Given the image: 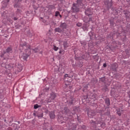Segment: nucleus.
Segmentation results:
<instances>
[{
	"mask_svg": "<svg viewBox=\"0 0 130 130\" xmlns=\"http://www.w3.org/2000/svg\"><path fill=\"white\" fill-rule=\"evenodd\" d=\"M7 53H8V54H10V53H13V48L11 46L8 47L5 51H4V52L2 53L1 55V57L2 58H4V59H8V57H6V54Z\"/></svg>",
	"mask_w": 130,
	"mask_h": 130,
	"instance_id": "1",
	"label": "nucleus"
},
{
	"mask_svg": "<svg viewBox=\"0 0 130 130\" xmlns=\"http://www.w3.org/2000/svg\"><path fill=\"white\" fill-rule=\"evenodd\" d=\"M80 11L81 9H80V7H78L76 3H73L71 7V13L78 14V13H80Z\"/></svg>",
	"mask_w": 130,
	"mask_h": 130,
	"instance_id": "2",
	"label": "nucleus"
},
{
	"mask_svg": "<svg viewBox=\"0 0 130 130\" xmlns=\"http://www.w3.org/2000/svg\"><path fill=\"white\" fill-rule=\"evenodd\" d=\"M104 3L107 10H109V9H110V8H111L113 5L112 0H104Z\"/></svg>",
	"mask_w": 130,
	"mask_h": 130,
	"instance_id": "3",
	"label": "nucleus"
},
{
	"mask_svg": "<svg viewBox=\"0 0 130 130\" xmlns=\"http://www.w3.org/2000/svg\"><path fill=\"white\" fill-rule=\"evenodd\" d=\"M85 14L86 16H88V17H90V16H92L93 15V11L91 8H87L85 9Z\"/></svg>",
	"mask_w": 130,
	"mask_h": 130,
	"instance_id": "4",
	"label": "nucleus"
},
{
	"mask_svg": "<svg viewBox=\"0 0 130 130\" xmlns=\"http://www.w3.org/2000/svg\"><path fill=\"white\" fill-rule=\"evenodd\" d=\"M75 99L74 98H70L68 100H67V104L69 107H71V106H74V101Z\"/></svg>",
	"mask_w": 130,
	"mask_h": 130,
	"instance_id": "5",
	"label": "nucleus"
},
{
	"mask_svg": "<svg viewBox=\"0 0 130 130\" xmlns=\"http://www.w3.org/2000/svg\"><path fill=\"white\" fill-rule=\"evenodd\" d=\"M29 55L27 54H25L24 53H21L19 54V57H21V58H23V59H24V60H27V58H28V57H29Z\"/></svg>",
	"mask_w": 130,
	"mask_h": 130,
	"instance_id": "6",
	"label": "nucleus"
},
{
	"mask_svg": "<svg viewBox=\"0 0 130 130\" xmlns=\"http://www.w3.org/2000/svg\"><path fill=\"white\" fill-rule=\"evenodd\" d=\"M118 68V65L117 63H114L111 66V69L112 70V71H113V72H116Z\"/></svg>",
	"mask_w": 130,
	"mask_h": 130,
	"instance_id": "7",
	"label": "nucleus"
},
{
	"mask_svg": "<svg viewBox=\"0 0 130 130\" xmlns=\"http://www.w3.org/2000/svg\"><path fill=\"white\" fill-rule=\"evenodd\" d=\"M7 61H8V59H4L3 58V60L1 62V67H2V68H5L6 69L8 68V66H7Z\"/></svg>",
	"mask_w": 130,
	"mask_h": 130,
	"instance_id": "8",
	"label": "nucleus"
},
{
	"mask_svg": "<svg viewBox=\"0 0 130 130\" xmlns=\"http://www.w3.org/2000/svg\"><path fill=\"white\" fill-rule=\"evenodd\" d=\"M15 67H16L15 64L12 63H10L9 64H8L7 65V69H8V70H9V71H11V70H14V69H15Z\"/></svg>",
	"mask_w": 130,
	"mask_h": 130,
	"instance_id": "9",
	"label": "nucleus"
},
{
	"mask_svg": "<svg viewBox=\"0 0 130 130\" xmlns=\"http://www.w3.org/2000/svg\"><path fill=\"white\" fill-rule=\"evenodd\" d=\"M78 7H83L84 4L83 3V0H77L76 3H75Z\"/></svg>",
	"mask_w": 130,
	"mask_h": 130,
	"instance_id": "10",
	"label": "nucleus"
},
{
	"mask_svg": "<svg viewBox=\"0 0 130 130\" xmlns=\"http://www.w3.org/2000/svg\"><path fill=\"white\" fill-rule=\"evenodd\" d=\"M89 123L93 128H96L97 127V122L96 121H94L93 120H91Z\"/></svg>",
	"mask_w": 130,
	"mask_h": 130,
	"instance_id": "11",
	"label": "nucleus"
},
{
	"mask_svg": "<svg viewBox=\"0 0 130 130\" xmlns=\"http://www.w3.org/2000/svg\"><path fill=\"white\" fill-rule=\"evenodd\" d=\"M63 112L64 114H71L72 112H71V110H70V109H69L68 107H66L63 110Z\"/></svg>",
	"mask_w": 130,
	"mask_h": 130,
	"instance_id": "12",
	"label": "nucleus"
},
{
	"mask_svg": "<svg viewBox=\"0 0 130 130\" xmlns=\"http://www.w3.org/2000/svg\"><path fill=\"white\" fill-rule=\"evenodd\" d=\"M20 46L21 47H22V48H29L30 46L27 44V43L25 42L24 43H20Z\"/></svg>",
	"mask_w": 130,
	"mask_h": 130,
	"instance_id": "13",
	"label": "nucleus"
},
{
	"mask_svg": "<svg viewBox=\"0 0 130 130\" xmlns=\"http://www.w3.org/2000/svg\"><path fill=\"white\" fill-rule=\"evenodd\" d=\"M49 116L51 119H54V118H55V114H54V112L53 111L49 112Z\"/></svg>",
	"mask_w": 130,
	"mask_h": 130,
	"instance_id": "14",
	"label": "nucleus"
},
{
	"mask_svg": "<svg viewBox=\"0 0 130 130\" xmlns=\"http://www.w3.org/2000/svg\"><path fill=\"white\" fill-rule=\"evenodd\" d=\"M37 116L38 118H42L43 117V112L40 111V112H37Z\"/></svg>",
	"mask_w": 130,
	"mask_h": 130,
	"instance_id": "15",
	"label": "nucleus"
},
{
	"mask_svg": "<svg viewBox=\"0 0 130 130\" xmlns=\"http://www.w3.org/2000/svg\"><path fill=\"white\" fill-rule=\"evenodd\" d=\"M88 57H89V53H88L87 52H85L83 54L82 58H83V59L87 60V58H88Z\"/></svg>",
	"mask_w": 130,
	"mask_h": 130,
	"instance_id": "16",
	"label": "nucleus"
},
{
	"mask_svg": "<svg viewBox=\"0 0 130 130\" xmlns=\"http://www.w3.org/2000/svg\"><path fill=\"white\" fill-rule=\"evenodd\" d=\"M67 23L66 22L62 23L61 22L59 27L61 28V29L63 30L64 29H67Z\"/></svg>",
	"mask_w": 130,
	"mask_h": 130,
	"instance_id": "17",
	"label": "nucleus"
},
{
	"mask_svg": "<svg viewBox=\"0 0 130 130\" xmlns=\"http://www.w3.org/2000/svg\"><path fill=\"white\" fill-rule=\"evenodd\" d=\"M55 98H56V93H55V92H51L50 93V99H51V100H54Z\"/></svg>",
	"mask_w": 130,
	"mask_h": 130,
	"instance_id": "18",
	"label": "nucleus"
},
{
	"mask_svg": "<svg viewBox=\"0 0 130 130\" xmlns=\"http://www.w3.org/2000/svg\"><path fill=\"white\" fill-rule=\"evenodd\" d=\"M75 66L77 67V68H82V67H83V64H82V62L77 61L75 63Z\"/></svg>",
	"mask_w": 130,
	"mask_h": 130,
	"instance_id": "19",
	"label": "nucleus"
},
{
	"mask_svg": "<svg viewBox=\"0 0 130 130\" xmlns=\"http://www.w3.org/2000/svg\"><path fill=\"white\" fill-rule=\"evenodd\" d=\"M57 120L59 122H61V123H63V122H64V121H62V120H63V117H62V116H58Z\"/></svg>",
	"mask_w": 130,
	"mask_h": 130,
	"instance_id": "20",
	"label": "nucleus"
},
{
	"mask_svg": "<svg viewBox=\"0 0 130 130\" xmlns=\"http://www.w3.org/2000/svg\"><path fill=\"white\" fill-rule=\"evenodd\" d=\"M63 48L64 50L67 49V48H68V47H69V43H68L67 41H65L63 42Z\"/></svg>",
	"mask_w": 130,
	"mask_h": 130,
	"instance_id": "21",
	"label": "nucleus"
},
{
	"mask_svg": "<svg viewBox=\"0 0 130 130\" xmlns=\"http://www.w3.org/2000/svg\"><path fill=\"white\" fill-rule=\"evenodd\" d=\"M105 102L107 106H110V100L109 98H107L105 99Z\"/></svg>",
	"mask_w": 130,
	"mask_h": 130,
	"instance_id": "22",
	"label": "nucleus"
},
{
	"mask_svg": "<svg viewBox=\"0 0 130 130\" xmlns=\"http://www.w3.org/2000/svg\"><path fill=\"white\" fill-rule=\"evenodd\" d=\"M54 32H58V33H61L62 32H63V30L62 28H60V27H56L54 29Z\"/></svg>",
	"mask_w": 130,
	"mask_h": 130,
	"instance_id": "23",
	"label": "nucleus"
},
{
	"mask_svg": "<svg viewBox=\"0 0 130 130\" xmlns=\"http://www.w3.org/2000/svg\"><path fill=\"white\" fill-rule=\"evenodd\" d=\"M21 7V3H19L15 1V4L14 5V8H19Z\"/></svg>",
	"mask_w": 130,
	"mask_h": 130,
	"instance_id": "24",
	"label": "nucleus"
},
{
	"mask_svg": "<svg viewBox=\"0 0 130 130\" xmlns=\"http://www.w3.org/2000/svg\"><path fill=\"white\" fill-rule=\"evenodd\" d=\"M107 86H110V83L109 84H105L104 86L102 88V90H105V91H108V87Z\"/></svg>",
	"mask_w": 130,
	"mask_h": 130,
	"instance_id": "25",
	"label": "nucleus"
},
{
	"mask_svg": "<svg viewBox=\"0 0 130 130\" xmlns=\"http://www.w3.org/2000/svg\"><path fill=\"white\" fill-rule=\"evenodd\" d=\"M25 54L30 56L31 54V49H30V47L25 49Z\"/></svg>",
	"mask_w": 130,
	"mask_h": 130,
	"instance_id": "26",
	"label": "nucleus"
},
{
	"mask_svg": "<svg viewBox=\"0 0 130 130\" xmlns=\"http://www.w3.org/2000/svg\"><path fill=\"white\" fill-rule=\"evenodd\" d=\"M114 19H110V24L111 26L112 27H114V25H115V22H114Z\"/></svg>",
	"mask_w": 130,
	"mask_h": 130,
	"instance_id": "27",
	"label": "nucleus"
},
{
	"mask_svg": "<svg viewBox=\"0 0 130 130\" xmlns=\"http://www.w3.org/2000/svg\"><path fill=\"white\" fill-rule=\"evenodd\" d=\"M106 80V78H105V77H101L100 78V82H102V83H104V84H106V82H105Z\"/></svg>",
	"mask_w": 130,
	"mask_h": 130,
	"instance_id": "28",
	"label": "nucleus"
},
{
	"mask_svg": "<svg viewBox=\"0 0 130 130\" xmlns=\"http://www.w3.org/2000/svg\"><path fill=\"white\" fill-rule=\"evenodd\" d=\"M9 3H10V0H7L6 2L5 3L4 1L2 2V4H3V5H4L5 8H7V7H8V4H9Z\"/></svg>",
	"mask_w": 130,
	"mask_h": 130,
	"instance_id": "29",
	"label": "nucleus"
},
{
	"mask_svg": "<svg viewBox=\"0 0 130 130\" xmlns=\"http://www.w3.org/2000/svg\"><path fill=\"white\" fill-rule=\"evenodd\" d=\"M82 28L84 31H88V26H87V25L83 24Z\"/></svg>",
	"mask_w": 130,
	"mask_h": 130,
	"instance_id": "30",
	"label": "nucleus"
},
{
	"mask_svg": "<svg viewBox=\"0 0 130 130\" xmlns=\"http://www.w3.org/2000/svg\"><path fill=\"white\" fill-rule=\"evenodd\" d=\"M48 9H49V10H54L55 6H54V5H49L48 6Z\"/></svg>",
	"mask_w": 130,
	"mask_h": 130,
	"instance_id": "31",
	"label": "nucleus"
},
{
	"mask_svg": "<svg viewBox=\"0 0 130 130\" xmlns=\"http://www.w3.org/2000/svg\"><path fill=\"white\" fill-rule=\"evenodd\" d=\"M13 125V128H12V130H16L17 128H18V125H17V124H12Z\"/></svg>",
	"mask_w": 130,
	"mask_h": 130,
	"instance_id": "32",
	"label": "nucleus"
},
{
	"mask_svg": "<svg viewBox=\"0 0 130 130\" xmlns=\"http://www.w3.org/2000/svg\"><path fill=\"white\" fill-rule=\"evenodd\" d=\"M88 35L90 37V39H92V37L94 36V32L90 31L88 33Z\"/></svg>",
	"mask_w": 130,
	"mask_h": 130,
	"instance_id": "33",
	"label": "nucleus"
},
{
	"mask_svg": "<svg viewBox=\"0 0 130 130\" xmlns=\"http://www.w3.org/2000/svg\"><path fill=\"white\" fill-rule=\"evenodd\" d=\"M80 43L82 46H86V45H87V43L86 41H80Z\"/></svg>",
	"mask_w": 130,
	"mask_h": 130,
	"instance_id": "34",
	"label": "nucleus"
},
{
	"mask_svg": "<svg viewBox=\"0 0 130 130\" xmlns=\"http://www.w3.org/2000/svg\"><path fill=\"white\" fill-rule=\"evenodd\" d=\"M83 21H84V22H85V23H89V18H88L87 17H85L83 18Z\"/></svg>",
	"mask_w": 130,
	"mask_h": 130,
	"instance_id": "35",
	"label": "nucleus"
},
{
	"mask_svg": "<svg viewBox=\"0 0 130 130\" xmlns=\"http://www.w3.org/2000/svg\"><path fill=\"white\" fill-rule=\"evenodd\" d=\"M116 111L119 116H120V115H121V110H120V109H117Z\"/></svg>",
	"mask_w": 130,
	"mask_h": 130,
	"instance_id": "36",
	"label": "nucleus"
},
{
	"mask_svg": "<svg viewBox=\"0 0 130 130\" xmlns=\"http://www.w3.org/2000/svg\"><path fill=\"white\" fill-rule=\"evenodd\" d=\"M76 129H77V125H76V124H73V125L72 126L71 129H72V130H76Z\"/></svg>",
	"mask_w": 130,
	"mask_h": 130,
	"instance_id": "37",
	"label": "nucleus"
},
{
	"mask_svg": "<svg viewBox=\"0 0 130 130\" xmlns=\"http://www.w3.org/2000/svg\"><path fill=\"white\" fill-rule=\"evenodd\" d=\"M43 109L45 113L48 114V113H49V112H49V111H48V109H47L45 108H44Z\"/></svg>",
	"mask_w": 130,
	"mask_h": 130,
	"instance_id": "38",
	"label": "nucleus"
},
{
	"mask_svg": "<svg viewBox=\"0 0 130 130\" xmlns=\"http://www.w3.org/2000/svg\"><path fill=\"white\" fill-rule=\"evenodd\" d=\"M39 107H41V106H39L38 104H36L34 106V109H37V108H39Z\"/></svg>",
	"mask_w": 130,
	"mask_h": 130,
	"instance_id": "39",
	"label": "nucleus"
},
{
	"mask_svg": "<svg viewBox=\"0 0 130 130\" xmlns=\"http://www.w3.org/2000/svg\"><path fill=\"white\" fill-rule=\"evenodd\" d=\"M9 121L10 123H12L14 121V117H11L9 119Z\"/></svg>",
	"mask_w": 130,
	"mask_h": 130,
	"instance_id": "40",
	"label": "nucleus"
},
{
	"mask_svg": "<svg viewBox=\"0 0 130 130\" xmlns=\"http://www.w3.org/2000/svg\"><path fill=\"white\" fill-rule=\"evenodd\" d=\"M91 112H88V117H93V116H94V114H91Z\"/></svg>",
	"mask_w": 130,
	"mask_h": 130,
	"instance_id": "41",
	"label": "nucleus"
},
{
	"mask_svg": "<svg viewBox=\"0 0 130 130\" xmlns=\"http://www.w3.org/2000/svg\"><path fill=\"white\" fill-rule=\"evenodd\" d=\"M110 94H111V96H112V97H113V96H114V95H115V93L114 92V90H111V91H110Z\"/></svg>",
	"mask_w": 130,
	"mask_h": 130,
	"instance_id": "42",
	"label": "nucleus"
},
{
	"mask_svg": "<svg viewBox=\"0 0 130 130\" xmlns=\"http://www.w3.org/2000/svg\"><path fill=\"white\" fill-rule=\"evenodd\" d=\"M27 36H29V37H32V34H31V32L30 31V30L27 31Z\"/></svg>",
	"mask_w": 130,
	"mask_h": 130,
	"instance_id": "43",
	"label": "nucleus"
},
{
	"mask_svg": "<svg viewBox=\"0 0 130 130\" xmlns=\"http://www.w3.org/2000/svg\"><path fill=\"white\" fill-rule=\"evenodd\" d=\"M105 125H106L105 123L102 122V124H101L99 126L100 127H105Z\"/></svg>",
	"mask_w": 130,
	"mask_h": 130,
	"instance_id": "44",
	"label": "nucleus"
},
{
	"mask_svg": "<svg viewBox=\"0 0 130 130\" xmlns=\"http://www.w3.org/2000/svg\"><path fill=\"white\" fill-rule=\"evenodd\" d=\"M32 50L33 51H34V52L35 53H37V52H38V51H39V49L37 48H35V49H32Z\"/></svg>",
	"mask_w": 130,
	"mask_h": 130,
	"instance_id": "45",
	"label": "nucleus"
},
{
	"mask_svg": "<svg viewBox=\"0 0 130 130\" xmlns=\"http://www.w3.org/2000/svg\"><path fill=\"white\" fill-rule=\"evenodd\" d=\"M60 14V13L59 12V11H56L55 13V17H58Z\"/></svg>",
	"mask_w": 130,
	"mask_h": 130,
	"instance_id": "46",
	"label": "nucleus"
},
{
	"mask_svg": "<svg viewBox=\"0 0 130 130\" xmlns=\"http://www.w3.org/2000/svg\"><path fill=\"white\" fill-rule=\"evenodd\" d=\"M79 126V128H82V129H85V128H86V126H85L84 125H80Z\"/></svg>",
	"mask_w": 130,
	"mask_h": 130,
	"instance_id": "47",
	"label": "nucleus"
},
{
	"mask_svg": "<svg viewBox=\"0 0 130 130\" xmlns=\"http://www.w3.org/2000/svg\"><path fill=\"white\" fill-rule=\"evenodd\" d=\"M17 13H22V10L19 8H17V11H16Z\"/></svg>",
	"mask_w": 130,
	"mask_h": 130,
	"instance_id": "48",
	"label": "nucleus"
},
{
	"mask_svg": "<svg viewBox=\"0 0 130 130\" xmlns=\"http://www.w3.org/2000/svg\"><path fill=\"white\" fill-rule=\"evenodd\" d=\"M53 49L55 50V51H57V50H58V47L54 46Z\"/></svg>",
	"mask_w": 130,
	"mask_h": 130,
	"instance_id": "49",
	"label": "nucleus"
},
{
	"mask_svg": "<svg viewBox=\"0 0 130 130\" xmlns=\"http://www.w3.org/2000/svg\"><path fill=\"white\" fill-rule=\"evenodd\" d=\"M75 59L77 60V61H80V60H81V57H76Z\"/></svg>",
	"mask_w": 130,
	"mask_h": 130,
	"instance_id": "50",
	"label": "nucleus"
},
{
	"mask_svg": "<svg viewBox=\"0 0 130 130\" xmlns=\"http://www.w3.org/2000/svg\"><path fill=\"white\" fill-rule=\"evenodd\" d=\"M82 23L81 22H78L77 23V24H76V25L78 26V27H81V26H82Z\"/></svg>",
	"mask_w": 130,
	"mask_h": 130,
	"instance_id": "51",
	"label": "nucleus"
},
{
	"mask_svg": "<svg viewBox=\"0 0 130 130\" xmlns=\"http://www.w3.org/2000/svg\"><path fill=\"white\" fill-rule=\"evenodd\" d=\"M56 69L57 70V72H60V73H62V72H61V70H60V68L57 67Z\"/></svg>",
	"mask_w": 130,
	"mask_h": 130,
	"instance_id": "52",
	"label": "nucleus"
},
{
	"mask_svg": "<svg viewBox=\"0 0 130 130\" xmlns=\"http://www.w3.org/2000/svg\"><path fill=\"white\" fill-rule=\"evenodd\" d=\"M20 27H21V25L18 24L17 25L15 26L16 29H20Z\"/></svg>",
	"mask_w": 130,
	"mask_h": 130,
	"instance_id": "53",
	"label": "nucleus"
},
{
	"mask_svg": "<svg viewBox=\"0 0 130 130\" xmlns=\"http://www.w3.org/2000/svg\"><path fill=\"white\" fill-rule=\"evenodd\" d=\"M102 123V122H101V121H98L97 122H96V125H98V124H100V125H101V124Z\"/></svg>",
	"mask_w": 130,
	"mask_h": 130,
	"instance_id": "54",
	"label": "nucleus"
},
{
	"mask_svg": "<svg viewBox=\"0 0 130 130\" xmlns=\"http://www.w3.org/2000/svg\"><path fill=\"white\" fill-rule=\"evenodd\" d=\"M51 100H51V99H50V98H49V99H48V100H47V103H50V102H51Z\"/></svg>",
	"mask_w": 130,
	"mask_h": 130,
	"instance_id": "55",
	"label": "nucleus"
},
{
	"mask_svg": "<svg viewBox=\"0 0 130 130\" xmlns=\"http://www.w3.org/2000/svg\"><path fill=\"white\" fill-rule=\"evenodd\" d=\"M92 19H93V18H92V17H89V18H88V22L92 21Z\"/></svg>",
	"mask_w": 130,
	"mask_h": 130,
	"instance_id": "56",
	"label": "nucleus"
},
{
	"mask_svg": "<svg viewBox=\"0 0 130 130\" xmlns=\"http://www.w3.org/2000/svg\"><path fill=\"white\" fill-rule=\"evenodd\" d=\"M64 78H70V76H69V74H65Z\"/></svg>",
	"mask_w": 130,
	"mask_h": 130,
	"instance_id": "57",
	"label": "nucleus"
},
{
	"mask_svg": "<svg viewBox=\"0 0 130 130\" xmlns=\"http://www.w3.org/2000/svg\"><path fill=\"white\" fill-rule=\"evenodd\" d=\"M64 53V51H63V50L60 51L59 52V53L60 54H61V53Z\"/></svg>",
	"mask_w": 130,
	"mask_h": 130,
	"instance_id": "58",
	"label": "nucleus"
},
{
	"mask_svg": "<svg viewBox=\"0 0 130 130\" xmlns=\"http://www.w3.org/2000/svg\"><path fill=\"white\" fill-rule=\"evenodd\" d=\"M103 67L104 68H106V67H107V64H106V63H104Z\"/></svg>",
	"mask_w": 130,
	"mask_h": 130,
	"instance_id": "59",
	"label": "nucleus"
},
{
	"mask_svg": "<svg viewBox=\"0 0 130 130\" xmlns=\"http://www.w3.org/2000/svg\"><path fill=\"white\" fill-rule=\"evenodd\" d=\"M6 130H13V128L11 127H9Z\"/></svg>",
	"mask_w": 130,
	"mask_h": 130,
	"instance_id": "60",
	"label": "nucleus"
},
{
	"mask_svg": "<svg viewBox=\"0 0 130 130\" xmlns=\"http://www.w3.org/2000/svg\"><path fill=\"white\" fill-rule=\"evenodd\" d=\"M22 0H17V1H16V2L21 4V2H22Z\"/></svg>",
	"mask_w": 130,
	"mask_h": 130,
	"instance_id": "61",
	"label": "nucleus"
},
{
	"mask_svg": "<svg viewBox=\"0 0 130 130\" xmlns=\"http://www.w3.org/2000/svg\"><path fill=\"white\" fill-rule=\"evenodd\" d=\"M13 20H14V21H17V20H18V18H17V17H14V18H13Z\"/></svg>",
	"mask_w": 130,
	"mask_h": 130,
	"instance_id": "62",
	"label": "nucleus"
},
{
	"mask_svg": "<svg viewBox=\"0 0 130 130\" xmlns=\"http://www.w3.org/2000/svg\"><path fill=\"white\" fill-rule=\"evenodd\" d=\"M34 116H37V113H34Z\"/></svg>",
	"mask_w": 130,
	"mask_h": 130,
	"instance_id": "63",
	"label": "nucleus"
},
{
	"mask_svg": "<svg viewBox=\"0 0 130 130\" xmlns=\"http://www.w3.org/2000/svg\"><path fill=\"white\" fill-rule=\"evenodd\" d=\"M3 43V41L2 40V39H0V45H1Z\"/></svg>",
	"mask_w": 130,
	"mask_h": 130,
	"instance_id": "64",
	"label": "nucleus"
}]
</instances>
